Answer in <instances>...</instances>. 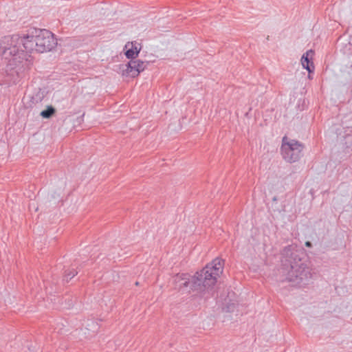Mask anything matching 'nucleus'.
Returning a JSON list of instances; mask_svg holds the SVG:
<instances>
[{
	"label": "nucleus",
	"mask_w": 352,
	"mask_h": 352,
	"mask_svg": "<svg viewBox=\"0 0 352 352\" xmlns=\"http://www.w3.org/2000/svg\"><path fill=\"white\" fill-rule=\"evenodd\" d=\"M314 54L312 50H309L304 54L301 58V64L303 68L306 69L309 73L314 71V67L313 63L309 64V59H311Z\"/></svg>",
	"instance_id": "nucleus-8"
},
{
	"label": "nucleus",
	"mask_w": 352,
	"mask_h": 352,
	"mask_svg": "<svg viewBox=\"0 0 352 352\" xmlns=\"http://www.w3.org/2000/svg\"><path fill=\"white\" fill-rule=\"evenodd\" d=\"M223 271V261L219 258L214 259L199 272L191 276L190 290L202 294H210L217 277Z\"/></svg>",
	"instance_id": "nucleus-3"
},
{
	"label": "nucleus",
	"mask_w": 352,
	"mask_h": 352,
	"mask_svg": "<svg viewBox=\"0 0 352 352\" xmlns=\"http://www.w3.org/2000/svg\"><path fill=\"white\" fill-rule=\"evenodd\" d=\"M148 63L140 60H131L125 65L126 68L122 71L123 75L135 77L138 76L141 72L145 69Z\"/></svg>",
	"instance_id": "nucleus-6"
},
{
	"label": "nucleus",
	"mask_w": 352,
	"mask_h": 352,
	"mask_svg": "<svg viewBox=\"0 0 352 352\" xmlns=\"http://www.w3.org/2000/svg\"><path fill=\"white\" fill-rule=\"evenodd\" d=\"M135 285H139V283H138V282H136V283H135Z\"/></svg>",
	"instance_id": "nucleus-14"
},
{
	"label": "nucleus",
	"mask_w": 352,
	"mask_h": 352,
	"mask_svg": "<svg viewBox=\"0 0 352 352\" xmlns=\"http://www.w3.org/2000/svg\"><path fill=\"white\" fill-rule=\"evenodd\" d=\"M55 112L56 110L52 106H48L45 110L41 112V116L43 118H50L55 113Z\"/></svg>",
	"instance_id": "nucleus-10"
},
{
	"label": "nucleus",
	"mask_w": 352,
	"mask_h": 352,
	"mask_svg": "<svg viewBox=\"0 0 352 352\" xmlns=\"http://www.w3.org/2000/svg\"><path fill=\"white\" fill-rule=\"evenodd\" d=\"M192 283L191 276L188 274H178L173 277L175 289L180 291L187 288L190 289Z\"/></svg>",
	"instance_id": "nucleus-7"
},
{
	"label": "nucleus",
	"mask_w": 352,
	"mask_h": 352,
	"mask_svg": "<svg viewBox=\"0 0 352 352\" xmlns=\"http://www.w3.org/2000/svg\"><path fill=\"white\" fill-rule=\"evenodd\" d=\"M303 145L295 140L283 139L281 153L283 157L288 162L298 161L302 155Z\"/></svg>",
	"instance_id": "nucleus-5"
},
{
	"label": "nucleus",
	"mask_w": 352,
	"mask_h": 352,
	"mask_svg": "<svg viewBox=\"0 0 352 352\" xmlns=\"http://www.w3.org/2000/svg\"><path fill=\"white\" fill-rule=\"evenodd\" d=\"M4 37L0 38V53L3 54V46L4 45Z\"/></svg>",
	"instance_id": "nucleus-12"
},
{
	"label": "nucleus",
	"mask_w": 352,
	"mask_h": 352,
	"mask_svg": "<svg viewBox=\"0 0 352 352\" xmlns=\"http://www.w3.org/2000/svg\"><path fill=\"white\" fill-rule=\"evenodd\" d=\"M281 273L284 276L282 281L292 283L296 286H303L312 278L311 268L308 266L304 252L292 246L283 250Z\"/></svg>",
	"instance_id": "nucleus-1"
},
{
	"label": "nucleus",
	"mask_w": 352,
	"mask_h": 352,
	"mask_svg": "<svg viewBox=\"0 0 352 352\" xmlns=\"http://www.w3.org/2000/svg\"><path fill=\"white\" fill-rule=\"evenodd\" d=\"M305 245H306L307 247H311V243L309 242V241H307L305 243Z\"/></svg>",
	"instance_id": "nucleus-13"
},
{
	"label": "nucleus",
	"mask_w": 352,
	"mask_h": 352,
	"mask_svg": "<svg viewBox=\"0 0 352 352\" xmlns=\"http://www.w3.org/2000/svg\"><path fill=\"white\" fill-rule=\"evenodd\" d=\"M77 273L78 272L75 270L68 272L66 271L65 275V278L66 279V281H69V280L74 277L77 274Z\"/></svg>",
	"instance_id": "nucleus-11"
},
{
	"label": "nucleus",
	"mask_w": 352,
	"mask_h": 352,
	"mask_svg": "<svg viewBox=\"0 0 352 352\" xmlns=\"http://www.w3.org/2000/svg\"><path fill=\"white\" fill-rule=\"evenodd\" d=\"M125 55L128 58H135L140 50V47H138L137 43L129 42L125 45Z\"/></svg>",
	"instance_id": "nucleus-9"
},
{
	"label": "nucleus",
	"mask_w": 352,
	"mask_h": 352,
	"mask_svg": "<svg viewBox=\"0 0 352 352\" xmlns=\"http://www.w3.org/2000/svg\"><path fill=\"white\" fill-rule=\"evenodd\" d=\"M57 45L54 35L49 30L34 29L25 35L24 49L29 54L52 50Z\"/></svg>",
	"instance_id": "nucleus-4"
},
{
	"label": "nucleus",
	"mask_w": 352,
	"mask_h": 352,
	"mask_svg": "<svg viewBox=\"0 0 352 352\" xmlns=\"http://www.w3.org/2000/svg\"><path fill=\"white\" fill-rule=\"evenodd\" d=\"M4 45L3 46V56L8 60V67L12 70L16 69L19 74L22 69L29 67L32 58L27 50L24 48L25 35L21 36L18 34L4 36Z\"/></svg>",
	"instance_id": "nucleus-2"
}]
</instances>
